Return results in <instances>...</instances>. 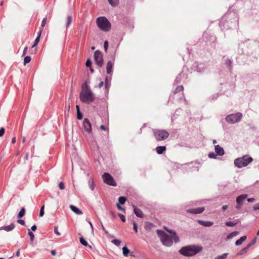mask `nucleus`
<instances>
[{
  "label": "nucleus",
  "mask_w": 259,
  "mask_h": 259,
  "mask_svg": "<svg viewBox=\"0 0 259 259\" xmlns=\"http://www.w3.org/2000/svg\"><path fill=\"white\" fill-rule=\"evenodd\" d=\"M91 64H92V62L91 61L90 59H88L87 62H86V63H85V65L87 66V67H91Z\"/></svg>",
  "instance_id": "obj_47"
},
{
  "label": "nucleus",
  "mask_w": 259,
  "mask_h": 259,
  "mask_svg": "<svg viewBox=\"0 0 259 259\" xmlns=\"http://www.w3.org/2000/svg\"><path fill=\"white\" fill-rule=\"evenodd\" d=\"M114 64V60L112 59L108 61L106 65V71L107 73L112 75V67Z\"/></svg>",
  "instance_id": "obj_12"
},
{
  "label": "nucleus",
  "mask_w": 259,
  "mask_h": 259,
  "mask_svg": "<svg viewBox=\"0 0 259 259\" xmlns=\"http://www.w3.org/2000/svg\"><path fill=\"white\" fill-rule=\"evenodd\" d=\"M98 27L103 31L108 32L111 29V23L104 16L99 17L96 20Z\"/></svg>",
  "instance_id": "obj_4"
},
{
  "label": "nucleus",
  "mask_w": 259,
  "mask_h": 259,
  "mask_svg": "<svg viewBox=\"0 0 259 259\" xmlns=\"http://www.w3.org/2000/svg\"><path fill=\"white\" fill-rule=\"evenodd\" d=\"M46 22H47V17H45L43 19L42 22H41V27H44L46 24Z\"/></svg>",
  "instance_id": "obj_52"
},
{
  "label": "nucleus",
  "mask_w": 259,
  "mask_h": 259,
  "mask_svg": "<svg viewBox=\"0 0 259 259\" xmlns=\"http://www.w3.org/2000/svg\"><path fill=\"white\" fill-rule=\"evenodd\" d=\"M208 157L210 158H215L216 157V155L214 153L211 152V153H209Z\"/></svg>",
  "instance_id": "obj_51"
},
{
  "label": "nucleus",
  "mask_w": 259,
  "mask_h": 259,
  "mask_svg": "<svg viewBox=\"0 0 259 259\" xmlns=\"http://www.w3.org/2000/svg\"><path fill=\"white\" fill-rule=\"evenodd\" d=\"M247 237L246 236H243L241 237H240V239H238L236 242L235 245L236 246L240 245L243 241H244L246 239Z\"/></svg>",
  "instance_id": "obj_24"
},
{
  "label": "nucleus",
  "mask_w": 259,
  "mask_h": 259,
  "mask_svg": "<svg viewBox=\"0 0 259 259\" xmlns=\"http://www.w3.org/2000/svg\"><path fill=\"white\" fill-rule=\"evenodd\" d=\"M247 194H242L238 196L236 198V202L237 205L236 206V208L237 209H239L241 208V205L243 204V201L247 198Z\"/></svg>",
  "instance_id": "obj_11"
},
{
  "label": "nucleus",
  "mask_w": 259,
  "mask_h": 259,
  "mask_svg": "<svg viewBox=\"0 0 259 259\" xmlns=\"http://www.w3.org/2000/svg\"><path fill=\"white\" fill-rule=\"evenodd\" d=\"M110 213L113 218H115L116 217L115 214L113 211H110Z\"/></svg>",
  "instance_id": "obj_63"
},
{
  "label": "nucleus",
  "mask_w": 259,
  "mask_h": 259,
  "mask_svg": "<svg viewBox=\"0 0 259 259\" xmlns=\"http://www.w3.org/2000/svg\"><path fill=\"white\" fill-rule=\"evenodd\" d=\"M94 58L96 64L99 67H101L103 65V58L102 53L99 50L96 51L94 53Z\"/></svg>",
  "instance_id": "obj_8"
},
{
  "label": "nucleus",
  "mask_w": 259,
  "mask_h": 259,
  "mask_svg": "<svg viewBox=\"0 0 259 259\" xmlns=\"http://www.w3.org/2000/svg\"><path fill=\"white\" fill-rule=\"evenodd\" d=\"M167 231L171 234V236L166 234L163 231L160 230H157V233L160 238V240L164 245L168 247L171 246L173 243L172 240H174L175 242L176 243L180 241L179 237L174 231L171 230H167Z\"/></svg>",
  "instance_id": "obj_1"
},
{
  "label": "nucleus",
  "mask_w": 259,
  "mask_h": 259,
  "mask_svg": "<svg viewBox=\"0 0 259 259\" xmlns=\"http://www.w3.org/2000/svg\"><path fill=\"white\" fill-rule=\"evenodd\" d=\"M226 64L229 66V69L231 70L232 68V62L230 60H228L226 61Z\"/></svg>",
  "instance_id": "obj_44"
},
{
  "label": "nucleus",
  "mask_w": 259,
  "mask_h": 259,
  "mask_svg": "<svg viewBox=\"0 0 259 259\" xmlns=\"http://www.w3.org/2000/svg\"><path fill=\"white\" fill-rule=\"evenodd\" d=\"M198 222L199 223V224H200L203 226H205V227H210V226H211L213 224V223L212 222H210V221H202V220H198Z\"/></svg>",
  "instance_id": "obj_19"
},
{
  "label": "nucleus",
  "mask_w": 259,
  "mask_h": 259,
  "mask_svg": "<svg viewBox=\"0 0 259 259\" xmlns=\"http://www.w3.org/2000/svg\"><path fill=\"white\" fill-rule=\"evenodd\" d=\"M31 57L30 56H26L24 58V65H26L27 63H28L29 62H30L31 61Z\"/></svg>",
  "instance_id": "obj_38"
},
{
  "label": "nucleus",
  "mask_w": 259,
  "mask_h": 259,
  "mask_svg": "<svg viewBox=\"0 0 259 259\" xmlns=\"http://www.w3.org/2000/svg\"><path fill=\"white\" fill-rule=\"evenodd\" d=\"M54 233L58 236L60 235V233H59V232L58 230V227H57V226L55 227V228H54Z\"/></svg>",
  "instance_id": "obj_53"
},
{
  "label": "nucleus",
  "mask_w": 259,
  "mask_h": 259,
  "mask_svg": "<svg viewBox=\"0 0 259 259\" xmlns=\"http://www.w3.org/2000/svg\"><path fill=\"white\" fill-rule=\"evenodd\" d=\"M101 224L102 228L103 231L105 232V234L107 235L108 234V231L105 229V228L104 227V226H103V224L102 223V222H101Z\"/></svg>",
  "instance_id": "obj_56"
},
{
  "label": "nucleus",
  "mask_w": 259,
  "mask_h": 259,
  "mask_svg": "<svg viewBox=\"0 0 259 259\" xmlns=\"http://www.w3.org/2000/svg\"><path fill=\"white\" fill-rule=\"evenodd\" d=\"M134 207V211L137 217L143 218L144 217V214L142 210L139 208L137 207L135 205H133Z\"/></svg>",
  "instance_id": "obj_14"
},
{
  "label": "nucleus",
  "mask_w": 259,
  "mask_h": 259,
  "mask_svg": "<svg viewBox=\"0 0 259 259\" xmlns=\"http://www.w3.org/2000/svg\"><path fill=\"white\" fill-rule=\"evenodd\" d=\"M228 205H223L222 206V208L223 211H225L228 208Z\"/></svg>",
  "instance_id": "obj_60"
},
{
  "label": "nucleus",
  "mask_w": 259,
  "mask_h": 259,
  "mask_svg": "<svg viewBox=\"0 0 259 259\" xmlns=\"http://www.w3.org/2000/svg\"><path fill=\"white\" fill-rule=\"evenodd\" d=\"M205 208L204 207H200L196 208H192L186 210V211L188 213L193 214H199L201 213L204 210Z\"/></svg>",
  "instance_id": "obj_13"
},
{
  "label": "nucleus",
  "mask_w": 259,
  "mask_h": 259,
  "mask_svg": "<svg viewBox=\"0 0 259 259\" xmlns=\"http://www.w3.org/2000/svg\"><path fill=\"white\" fill-rule=\"evenodd\" d=\"M108 1L112 7L117 6L119 3V0H108Z\"/></svg>",
  "instance_id": "obj_29"
},
{
  "label": "nucleus",
  "mask_w": 259,
  "mask_h": 259,
  "mask_svg": "<svg viewBox=\"0 0 259 259\" xmlns=\"http://www.w3.org/2000/svg\"><path fill=\"white\" fill-rule=\"evenodd\" d=\"M206 66L203 63H200L197 65L196 70L199 72H203L206 69Z\"/></svg>",
  "instance_id": "obj_20"
},
{
  "label": "nucleus",
  "mask_w": 259,
  "mask_h": 259,
  "mask_svg": "<svg viewBox=\"0 0 259 259\" xmlns=\"http://www.w3.org/2000/svg\"><path fill=\"white\" fill-rule=\"evenodd\" d=\"M69 208L72 211H73L75 213H76L77 214L80 215V214H82L83 213L82 211H81L80 209H79L77 207H76L74 205H70L69 206Z\"/></svg>",
  "instance_id": "obj_18"
},
{
  "label": "nucleus",
  "mask_w": 259,
  "mask_h": 259,
  "mask_svg": "<svg viewBox=\"0 0 259 259\" xmlns=\"http://www.w3.org/2000/svg\"><path fill=\"white\" fill-rule=\"evenodd\" d=\"M83 133L87 135V134H91L92 133L91 124L88 118H84L83 121Z\"/></svg>",
  "instance_id": "obj_10"
},
{
  "label": "nucleus",
  "mask_w": 259,
  "mask_h": 259,
  "mask_svg": "<svg viewBox=\"0 0 259 259\" xmlns=\"http://www.w3.org/2000/svg\"><path fill=\"white\" fill-rule=\"evenodd\" d=\"M202 250V247L200 245H189L182 247L179 252L185 256H193Z\"/></svg>",
  "instance_id": "obj_3"
},
{
  "label": "nucleus",
  "mask_w": 259,
  "mask_h": 259,
  "mask_svg": "<svg viewBox=\"0 0 259 259\" xmlns=\"http://www.w3.org/2000/svg\"><path fill=\"white\" fill-rule=\"evenodd\" d=\"M28 234L30 236V241L32 242L33 241L34 239V235L33 233L29 230Z\"/></svg>",
  "instance_id": "obj_40"
},
{
  "label": "nucleus",
  "mask_w": 259,
  "mask_h": 259,
  "mask_svg": "<svg viewBox=\"0 0 259 259\" xmlns=\"http://www.w3.org/2000/svg\"><path fill=\"white\" fill-rule=\"evenodd\" d=\"M15 227L14 224L12 223L10 225L3 226L0 228V230H4L7 232H9L13 230Z\"/></svg>",
  "instance_id": "obj_16"
},
{
  "label": "nucleus",
  "mask_w": 259,
  "mask_h": 259,
  "mask_svg": "<svg viewBox=\"0 0 259 259\" xmlns=\"http://www.w3.org/2000/svg\"><path fill=\"white\" fill-rule=\"evenodd\" d=\"M184 90V87L183 85H180L178 86L176 90L174 91L173 94L174 95H176V94L180 92H183Z\"/></svg>",
  "instance_id": "obj_27"
},
{
  "label": "nucleus",
  "mask_w": 259,
  "mask_h": 259,
  "mask_svg": "<svg viewBox=\"0 0 259 259\" xmlns=\"http://www.w3.org/2000/svg\"><path fill=\"white\" fill-rule=\"evenodd\" d=\"M253 160L252 157L247 155L243 156L242 157L238 158L234 160L235 165L238 168H242L247 166Z\"/></svg>",
  "instance_id": "obj_5"
},
{
  "label": "nucleus",
  "mask_w": 259,
  "mask_h": 259,
  "mask_svg": "<svg viewBox=\"0 0 259 259\" xmlns=\"http://www.w3.org/2000/svg\"><path fill=\"white\" fill-rule=\"evenodd\" d=\"M88 184H89V186L90 187V188L91 189V190L93 191L95 189V184H94V180H93V178H92V177H90L89 179V181H88Z\"/></svg>",
  "instance_id": "obj_22"
},
{
  "label": "nucleus",
  "mask_w": 259,
  "mask_h": 259,
  "mask_svg": "<svg viewBox=\"0 0 259 259\" xmlns=\"http://www.w3.org/2000/svg\"><path fill=\"white\" fill-rule=\"evenodd\" d=\"M122 253L124 256H126L130 253V250L126 246H124L122 247Z\"/></svg>",
  "instance_id": "obj_31"
},
{
  "label": "nucleus",
  "mask_w": 259,
  "mask_h": 259,
  "mask_svg": "<svg viewBox=\"0 0 259 259\" xmlns=\"http://www.w3.org/2000/svg\"><path fill=\"white\" fill-rule=\"evenodd\" d=\"M182 74H180L176 78L175 80V84H178L179 82H181V80H182Z\"/></svg>",
  "instance_id": "obj_33"
},
{
  "label": "nucleus",
  "mask_w": 259,
  "mask_h": 259,
  "mask_svg": "<svg viewBox=\"0 0 259 259\" xmlns=\"http://www.w3.org/2000/svg\"><path fill=\"white\" fill-rule=\"evenodd\" d=\"M80 242L81 244H82L84 246H89L90 248H92V246L89 245L87 241L82 237H81L79 238Z\"/></svg>",
  "instance_id": "obj_25"
},
{
  "label": "nucleus",
  "mask_w": 259,
  "mask_h": 259,
  "mask_svg": "<svg viewBox=\"0 0 259 259\" xmlns=\"http://www.w3.org/2000/svg\"><path fill=\"white\" fill-rule=\"evenodd\" d=\"M242 117V113L238 112L235 114L228 115L226 117V121L231 124L237 123L241 120Z\"/></svg>",
  "instance_id": "obj_7"
},
{
  "label": "nucleus",
  "mask_w": 259,
  "mask_h": 259,
  "mask_svg": "<svg viewBox=\"0 0 259 259\" xmlns=\"http://www.w3.org/2000/svg\"><path fill=\"white\" fill-rule=\"evenodd\" d=\"M215 151L220 156H223L225 153L224 149L219 145L215 146Z\"/></svg>",
  "instance_id": "obj_15"
},
{
  "label": "nucleus",
  "mask_w": 259,
  "mask_h": 259,
  "mask_svg": "<svg viewBox=\"0 0 259 259\" xmlns=\"http://www.w3.org/2000/svg\"><path fill=\"white\" fill-rule=\"evenodd\" d=\"M126 201V198L124 196H120L118 198L119 204H123Z\"/></svg>",
  "instance_id": "obj_30"
},
{
  "label": "nucleus",
  "mask_w": 259,
  "mask_h": 259,
  "mask_svg": "<svg viewBox=\"0 0 259 259\" xmlns=\"http://www.w3.org/2000/svg\"><path fill=\"white\" fill-rule=\"evenodd\" d=\"M79 98L82 102L87 104L93 102L95 100V96L93 93L86 83H84L81 86Z\"/></svg>",
  "instance_id": "obj_2"
},
{
  "label": "nucleus",
  "mask_w": 259,
  "mask_h": 259,
  "mask_svg": "<svg viewBox=\"0 0 259 259\" xmlns=\"http://www.w3.org/2000/svg\"><path fill=\"white\" fill-rule=\"evenodd\" d=\"M166 147L163 146H158L156 148V151L158 154H162L165 150Z\"/></svg>",
  "instance_id": "obj_21"
},
{
  "label": "nucleus",
  "mask_w": 259,
  "mask_h": 259,
  "mask_svg": "<svg viewBox=\"0 0 259 259\" xmlns=\"http://www.w3.org/2000/svg\"><path fill=\"white\" fill-rule=\"evenodd\" d=\"M42 31V29H40L39 31V32H38V36L35 38L34 42V44H33V45L32 46V48H34V47H36L38 43L39 42V39H40V35H41V33Z\"/></svg>",
  "instance_id": "obj_23"
},
{
  "label": "nucleus",
  "mask_w": 259,
  "mask_h": 259,
  "mask_svg": "<svg viewBox=\"0 0 259 259\" xmlns=\"http://www.w3.org/2000/svg\"><path fill=\"white\" fill-rule=\"evenodd\" d=\"M225 225L229 227H234L237 225V223L232 221L226 222Z\"/></svg>",
  "instance_id": "obj_35"
},
{
  "label": "nucleus",
  "mask_w": 259,
  "mask_h": 259,
  "mask_svg": "<svg viewBox=\"0 0 259 259\" xmlns=\"http://www.w3.org/2000/svg\"><path fill=\"white\" fill-rule=\"evenodd\" d=\"M17 223L22 225H25V222L23 220L19 219L17 220Z\"/></svg>",
  "instance_id": "obj_54"
},
{
  "label": "nucleus",
  "mask_w": 259,
  "mask_h": 259,
  "mask_svg": "<svg viewBox=\"0 0 259 259\" xmlns=\"http://www.w3.org/2000/svg\"><path fill=\"white\" fill-rule=\"evenodd\" d=\"M228 255V253H225L221 255H219L214 258V259H226Z\"/></svg>",
  "instance_id": "obj_34"
},
{
  "label": "nucleus",
  "mask_w": 259,
  "mask_h": 259,
  "mask_svg": "<svg viewBox=\"0 0 259 259\" xmlns=\"http://www.w3.org/2000/svg\"><path fill=\"white\" fill-rule=\"evenodd\" d=\"M100 128H101L102 130H104V131H105V130H106V128L105 126V125H101L100 126Z\"/></svg>",
  "instance_id": "obj_62"
},
{
  "label": "nucleus",
  "mask_w": 259,
  "mask_h": 259,
  "mask_svg": "<svg viewBox=\"0 0 259 259\" xmlns=\"http://www.w3.org/2000/svg\"><path fill=\"white\" fill-rule=\"evenodd\" d=\"M5 130L4 127L0 128V137H2L5 134Z\"/></svg>",
  "instance_id": "obj_49"
},
{
  "label": "nucleus",
  "mask_w": 259,
  "mask_h": 259,
  "mask_svg": "<svg viewBox=\"0 0 259 259\" xmlns=\"http://www.w3.org/2000/svg\"><path fill=\"white\" fill-rule=\"evenodd\" d=\"M116 206H117L118 209L122 210L123 212H125V209L124 208H123L122 206H121L120 205V204H119V203H117Z\"/></svg>",
  "instance_id": "obj_50"
},
{
  "label": "nucleus",
  "mask_w": 259,
  "mask_h": 259,
  "mask_svg": "<svg viewBox=\"0 0 259 259\" xmlns=\"http://www.w3.org/2000/svg\"><path fill=\"white\" fill-rule=\"evenodd\" d=\"M16 141V138L15 137H13L12 140V143L13 144H14V143H15Z\"/></svg>",
  "instance_id": "obj_64"
},
{
  "label": "nucleus",
  "mask_w": 259,
  "mask_h": 259,
  "mask_svg": "<svg viewBox=\"0 0 259 259\" xmlns=\"http://www.w3.org/2000/svg\"><path fill=\"white\" fill-rule=\"evenodd\" d=\"M77 118L80 120L82 118V114L80 111L77 112Z\"/></svg>",
  "instance_id": "obj_46"
},
{
  "label": "nucleus",
  "mask_w": 259,
  "mask_h": 259,
  "mask_svg": "<svg viewBox=\"0 0 259 259\" xmlns=\"http://www.w3.org/2000/svg\"><path fill=\"white\" fill-rule=\"evenodd\" d=\"M249 247H248V246L246 245V247L242 248L237 254L238 255H241L246 253L248 250Z\"/></svg>",
  "instance_id": "obj_26"
},
{
  "label": "nucleus",
  "mask_w": 259,
  "mask_h": 259,
  "mask_svg": "<svg viewBox=\"0 0 259 259\" xmlns=\"http://www.w3.org/2000/svg\"><path fill=\"white\" fill-rule=\"evenodd\" d=\"M248 202H253L254 201L255 199L253 198H249L247 199Z\"/></svg>",
  "instance_id": "obj_58"
},
{
  "label": "nucleus",
  "mask_w": 259,
  "mask_h": 259,
  "mask_svg": "<svg viewBox=\"0 0 259 259\" xmlns=\"http://www.w3.org/2000/svg\"><path fill=\"white\" fill-rule=\"evenodd\" d=\"M36 229H37V226L35 225H33L31 228V230L32 231H35Z\"/></svg>",
  "instance_id": "obj_57"
},
{
  "label": "nucleus",
  "mask_w": 259,
  "mask_h": 259,
  "mask_svg": "<svg viewBox=\"0 0 259 259\" xmlns=\"http://www.w3.org/2000/svg\"><path fill=\"white\" fill-rule=\"evenodd\" d=\"M104 82L103 81H100V83L99 84V88H101L103 86Z\"/></svg>",
  "instance_id": "obj_61"
},
{
  "label": "nucleus",
  "mask_w": 259,
  "mask_h": 259,
  "mask_svg": "<svg viewBox=\"0 0 259 259\" xmlns=\"http://www.w3.org/2000/svg\"><path fill=\"white\" fill-rule=\"evenodd\" d=\"M256 240H257V238H256V237H255L251 241L248 243L247 245L248 246V247H251L252 245H254L256 242Z\"/></svg>",
  "instance_id": "obj_37"
},
{
  "label": "nucleus",
  "mask_w": 259,
  "mask_h": 259,
  "mask_svg": "<svg viewBox=\"0 0 259 259\" xmlns=\"http://www.w3.org/2000/svg\"><path fill=\"white\" fill-rule=\"evenodd\" d=\"M112 243H113L114 245L119 246L120 245L121 241L120 240H118L117 239H115L112 240Z\"/></svg>",
  "instance_id": "obj_36"
},
{
  "label": "nucleus",
  "mask_w": 259,
  "mask_h": 259,
  "mask_svg": "<svg viewBox=\"0 0 259 259\" xmlns=\"http://www.w3.org/2000/svg\"><path fill=\"white\" fill-rule=\"evenodd\" d=\"M27 49H28V48L27 47L24 48V49L23 50V56L25 55V54L27 51Z\"/></svg>",
  "instance_id": "obj_59"
},
{
  "label": "nucleus",
  "mask_w": 259,
  "mask_h": 259,
  "mask_svg": "<svg viewBox=\"0 0 259 259\" xmlns=\"http://www.w3.org/2000/svg\"><path fill=\"white\" fill-rule=\"evenodd\" d=\"M102 179L105 183L108 185L116 186V183L114 181L113 178L108 173L105 172L102 175Z\"/></svg>",
  "instance_id": "obj_9"
},
{
  "label": "nucleus",
  "mask_w": 259,
  "mask_h": 259,
  "mask_svg": "<svg viewBox=\"0 0 259 259\" xmlns=\"http://www.w3.org/2000/svg\"><path fill=\"white\" fill-rule=\"evenodd\" d=\"M237 234V232H232L230 234H229L228 236H227V238L228 239H231L233 237L235 236Z\"/></svg>",
  "instance_id": "obj_39"
},
{
  "label": "nucleus",
  "mask_w": 259,
  "mask_h": 259,
  "mask_svg": "<svg viewBox=\"0 0 259 259\" xmlns=\"http://www.w3.org/2000/svg\"><path fill=\"white\" fill-rule=\"evenodd\" d=\"M44 208H45L44 205L42 206L40 208V210L39 211V216L41 217L44 215Z\"/></svg>",
  "instance_id": "obj_42"
},
{
  "label": "nucleus",
  "mask_w": 259,
  "mask_h": 259,
  "mask_svg": "<svg viewBox=\"0 0 259 259\" xmlns=\"http://www.w3.org/2000/svg\"><path fill=\"white\" fill-rule=\"evenodd\" d=\"M59 187L61 190H64L65 189L64 183L62 182H61L59 184Z\"/></svg>",
  "instance_id": "obj_45"
},
{
  "label": "nucleus",
  "mask_w": 259,
  "mask_h": 259,
  "mask_svg": "<svg viewBox=\"0 0 259 259\" xmlns=\"http://www.w3.org/2000/svg\"><path fill=\"white\" fill-rule=\"evenodd\" d=\"M108 47V42L107 41H105L104 43V49L105 52H107Z\"/></svg>",
  "instance_id": "obj_41"
},
{
  "label": "nucleus",
  "mask_w": 259,
  "mask_h": 259,
  "mask_svg": "<svg viewBox=\"0 0 259 259\" xmlns=\"http://www.w3.org/2000/svg\"><path fill=\"white\" fill-rule=\"evenodd\" d=\"M133 225H134V231L137 233L138 232V225L137 224H136V223L135 222H133Z\"/></svg>",
  "instance_id": "obj_48"
},
{
  "label": "nucleus",
  "mask_w": 259,
  "mask_h": 259,
  "mask_svg": "<svg viewBox=\"0 0 259 259\" xmlns=\"http://www.w3.org/2000/svg\"><path fill=\"white\" fill-rule=\"evenodd\" d=\"M71 22H72V17L71 16L69 15L67 17V22H66V28H68Z\"/></svg>",
  "instance_id": "obj_32"
},
{
  "label": "nucleus",
  "mask_w": 259,
  "mask_h": 259,
  "mask_svg": "<svg viewBox=\"0 0 259 259\" xmlns=\"http://www.w3.org/2000/svg\"><path fill=\"white\" fill-rule=\"evenodd\" d=\"M111 75L107 76L105 78V87L108 91L111 86Z\"/></svg>",
  "instance_id": "obj_17"
},
{
  "label": "nucleus",
  "mask_w": 259,
  "mask_h": 259,
  "mask_svg": "<svg viewBox=\"0 0 259 259\" xmlns=\"http://www.w3.org/2000/svg\"><path fill=\"white\" fill-rule=\"evenodd\" d=\"M253 209L255 210L259 209V202L254 205Z\"/></svg>",
  "instance_id": "obj_55"
},
{
  "label": "nucleus",
  "mask_w": 259,
  "mask_h": 259,
  "mask_svg": "<svg viewBox=\"0 0 259 259\" xmlns=\"http://www.w3.org/2000/svg\"><path fill=\"white\" fill-rule=\"evenodd\" d=\"M153 133L157 141H160L167 139L169 134L168 132L164 130H154Z\"/></svg>",
  "instance_id": "obj_6"
},
{
  "label": "nucleus",
  "mask_w": 259,
  "mask_h": 259,
  "mask_svg": "<svg viewBox=\"0 0 259 259\" xmlns=\"http://www.w3.org/2000/svg\"><path fill=\"white\" fill-rule=\"evenodd\" d=\"M118 216H119V217L120 218V219H121V221L122 222H125L126 219H125V218L124 215H123L121 213H118Z\"/></svg>",
  "instance_id": "obj_43"
},
{
  "label": "nucleus",
  "mask_w": 259,
  "mask_h": 259,
  "mask_svg": "<svg viewBox=\"0 0 259 259\" xmlns=\"http://www.w3.org/2000/svg\"><path fill=\"white\" fill-rule=\"evenodd\" d=\"M25 213V209L24 207L21 208L20 211L18 213V214L17 215L18 218H22L24 215Z\"/></svg>",
  "instance_id": "obj_28"
}]
</instances>
